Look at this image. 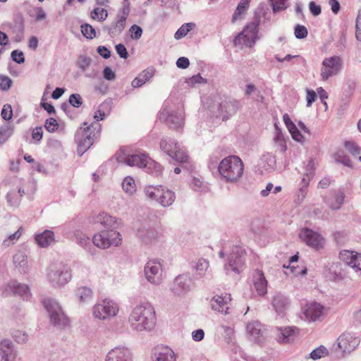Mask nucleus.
<instances>
[{
  "label": "nucleus",
  "mask_w": 361,
  "mask_h": 361,
  "mask_svg": "<svg viewBox=\"0 0 361 361\" xmlns=\"http://www.w3.org/2000/svg\"><path fill=\"white\" fill-rule=\"evenodd\" d=\"M157 317L154 307L149 302L136 305L132 310L128 322L130 326L139 331L149 330L156 324Z\"/></svg>",
  "instance_id": "obj_1"
},
{
  "label": "nucleus",
  "mask_w": 361,
  "mask_h": 361,
  "mask_svg": "<svg viewBox=\"0 0 361 361\" xmlns=\"http://www.w3.org/2000/svg\"><path fill=\"white\" fill-rule=\"evenodd\" d=\"M218 171L225 182L236 183L243 177L244 164L238 156H228L220 161Z\"/></svg>",
  "instance_id": "obj_2"
},
{
  "label": "nucleus",
  "mask_w": 361,
  "mask_h": 361,
  "mask_svg": "<svg viewBox=\"0 0 361 361\" xmlns=\"http://www.w3.org/2000/svg\"><path fill=\"white\" fill-rule=\"evenodd\" d=\"M47 276L48 281L56 287L63 286L71 279L70 269L61 263L51 264L48 269Z\"/></svg>",
  "instance_id": "obj_3"
},
{
  "label": "nucleus",
  "mask_w": 361,
  "mask_h": 361,
  "mask_svg": "<svg viewBox=\"0 0 361 361\" xmlns=\"http://www.w3.org/2000/svg\"><path fill=\"white\" fill-rule=\"evenodd\" d=\"M145 192L148 198L159 202L163 207L171 206L176 199V195L173 192L161 185L147 186L145 189Z\"/></svg>",
  "instance_id": "obj_4"
},
{
  "label": "nucleus",
  "mask_w": 361,
  "mask_h": 361,
  "mask_svg": "<svg viewBox=\"0 0 361 361\" xmlns=\"http://www.w3.org/2000/svg\"><path fill=\"white\" fill-rule=\"evenodd\" d=\"M94 245L101 249H106L111 246H118L122 243L120 233L115 230L103 231L96 233L92 238Z\"/></svg>",
  "instance_id": "obj_5"
},
{
  "label": "nucleus",
  "mask_w": 361,
  "mask_h": 361,
  "mask_svg": "<svg viewBox=\"0 0 361 361\" xmlns=\"http://www.w3.org/2000/svg\"><path fill=\"white\" fill-rule=\"evenodd\" d=\"M257 32L258 28L256 23L247 24L243 31L235 37L233 41L235 46L240 48L252 47L257 39Z\"/></svg>",
  "instance_id": "obj_6"
},
{
  "label": "nucleus",
  "mask_w": 361,
  "mask_h": 361,
  "mask_svg": "<svg viewBox=\"0 0 361 361\" xmlns=\"http://www.w3.org/2000/svg\"><path fill=\"white\" fill-rule=\"evenodd\" d=\"M43 304L46 310L48 311L51 322L54 325L65 326L68 324V319L66 317L61 307L56 301L48 298L43 301Z\"/></svg>",
  "instance_id": "obj_7"
},
{
  "label": "nucleus",
  "mask_w": 361,
  "mask_h": 361,
  "mask_svg": "<svg viewBox=\"0 0 361 361\" xmlns=\"http://www.w3.org/2000/svg\"><path fill=\"white\" fill-rule=\"evenodd\" d=\"M343 61L338 56H333L325 58L322 63L320 75L323 80H327L329 78L336 75L342 68Z\"/></svg>",
  "instance_id": "obj_8"
},
{
  "label": "nucleus",
  "mask_w": 361,
  "mask_h": 361,
  "mask_svg": "<svg viewBox=\"0 0 361 361\" xmlns=\"http://www.w3.org/2000/svg\"><path fill=\"white\" fill-rule=\"evenodd\" d=\"M119 307L117 303L112 300H104L93 307V315L99 319H107L117 315Z\"/></svg>",
  "instance_id": "obj_9"
},
{
  "label": "nucleus",
  "mask_w": 361,
  "mask_h": 361,
  "mask_svg": "<svg viewBox=\"0 0 361 361\" xmlns=\"http://www.w3.org/2000/svg\"><path fill=\"white\" fill-rule=\"evenodd\" d=\"M160 148L176 161L185 163L188 161L189 157L186 153L172 140H162L160 142Z\"/></svg>",
  "instance_id": "obj_10"
},
{
  "label": "nucleus",
  "mask_w": 361,
  "mask_h": 361,
  "mask_svg": "<svg viewBox=\"0 0 361 361\" xmlns=\"http://www.w3.org/2000/svg\"><path fill=\"white\" fill-rule=\"evenodd\" d=\"M147 279L152 283L159 284L163 279L162 264L156 259L149 260L145 267Z\"/></svg>",
  "instance_id": "obj_11"
},
{
  "label": "nucleus",
  "mask_w": 361,
  "mask_h": 361,
  "mask_svg": "<svg viewBox=\"0 0 361 361\" xmlns=\"http://www.w3.org/2000/svg\"><path fill=\"white\" fill-rule=\"evenodd\" d=\"M300 238L307 245L315 250L322 249L325 245L324 238L320 234L309 228L302 229L300 233Z\"/></svg>",
  "instance_id": "obj_12"
},
{
  "label": "nucleus",
  "mask_w": 361,
  "mask_h": 361,
  "mask_svg": "<svg viewBox=\"0 0 361 361\" xmlns=\"http://www.w3.org/2000/svg\"><path fill=\"white\" fill-rule=\"evenodd\" d=\"M338 347L343 353L353 351L360 343V338L350 333H343L337 338Z\"/></svg>",
  "instance_id": "obj_13"
},
{
  "label": "nucleus",
  "mask_w": 361,
  "mask_h": 361,
  "mask_svg": "<svg viewBox=\"0 0 361 361\" xmlns=\"http://www.w3.org/2000/svg\"><path fill=\"white\" fill-rule=\"evenodd\" d=\"M90 127L80 128L75 134V140L78 143V151L84 153L93 144V137L91 133Z\"/></svg>",
  "instance_id": "obj_14"
},
{
  "label": "nucleus",
  "mask_w": 361,
  "mask_h": 361,
  "mask_svg": "<svg viewBox=\"0 0 361 361\" xmlns=\"http://www.w3.org/2000/svg\"><path fill=\"white\" fill-rule=\"evenodd\" d=\"M210 302L214 310L228 314L231 305V297L229 293H226L216 295L212 298Z\"/></svg>",
  "instance_id": "obj_15"
},
{
  "label": "nucleus",
  "mask_w": 361,
  "mask_h": 361,
  "mask_svg": "<svg viewBox=\"0 0 361 361\" xmlns=\"http://www.w3.org/2000/svg\"><path fill=\"white\" fill-rule=\"evenodd\" d=\"M325 308L318 302H310L306 305L304 314L307 319L314 322L324 315Z\"/></svg>",
  "instance_id": "obj_16"
},
{
  "label": "nucleus",
  "mask_w": 361,
  "mask_h": 361,
  "mask_svg": "<svg viewBox=\"0 0 361 361\" xmlns=\"http://www.w3.org/2000/svg\"><path fill=\"white\" fill-rule=\"evenodd\" d=\"M340 258L356 271L361 272V254L343 250L340 253Z\"/></svg>",
  "instance_id": "obj_17"
},
{
  "label": "nucleus",
  "mask_w": 361,
  "mask_h": 361,
  "mask_svg": "<svg viewBox=\"0 0 361 361\" xmlns=\"http://www.w3.org/2000/svg\"><path fill=\"white\" fill-rule=\"evenodd\" d=\"M191 280L185 276L176 277L173 283L171 290L176 295H183L190 288Z\"/></svg>",
  "instance_id": "obj_18"
},
{
  "label": "nucleus",
  "mask_w": 361,
  "mask_h": 361,
  "mask_svg": "<svg viewBox=\"0 0 361 361\" xmlns=\"http://www.w3.org/2000/svg\"><path fill=\"white\" fill-rule=\"evenodd\" d=\"M96 222L104 227L112 228L111 230L118 228L122 225L121 219H117L104 212L97 216Z\"/></svg>",
  "instance_id": "obj_19"
},
{
  "label": "nucleus",
  "mask_w": 361,
  "mask_h": 361,
  "mask_svg": "<svg viewBox=\"0 0 361 361\" xmlns=\"http://www.w3.org/2000/svg\"><path fill=\"white\" fill-rule=\"evenodd\" d=\"M151 162V159L145 154H136L128 156L125 163L131 166L146 167Z\"/></svg>",
  "instance_id": "obj_20"
},
{
  "label": "nucleus",
  "mask_w": 361,
  "mask_h": 361,
  "mask_svg": "<svg viewBox=\"0 0 361 361\" xmlns=\"http://www.w3.org/2000/svg\"><path fill=\"white\" fill-rule=\"evenodd\" d=\"M106 361H131L130 352L123 348H115L109 352Z\"/></svg>",
  "instance_id": "obj_21"
},
{
  "label": "nucleus",
  "mask_w": 361,
  "mask_h": 361,
  "mask_svg": "<svg viewBox=\"0 0 361 361\" xmlns=\"http://www.w3.org/2000/svg\"><path fill=\"white\" fill-rule=\"evenodd\" d=\"M238 106L236 102L224 100L219 104V112L223 120L228 119L231 115L235 114Z\"/></svg>",
  "instance_id": "obj_22"
},
{
  "label": "nucleus",
  "mask_w": 361,
  "mask_h": 361,
  "mask_svg": "<svg viewBox=\"0 0 361 361\" xmlns=\"http://www.w3.org/2000/svg\"><path fill=\"white\" fill-rule=\"evenodd\" d=\"M129 14V8H123L122 15L118 17L117 21L109 29V32L111 36H115L121 33L126 27V21Z\"/></svg>",
  "instance_id": "obj_23"
},
{
  "label": "nucleus",
  "mask_w": 361,
  "mask_h": 361,
  "mask_svg": "<svg viewBox=\"0 0 361 361\" xmlns=\"http://www.w3.org/2000/svg\"><path fill=\"white\" fill-rule=\"evenodd\" d=\"M254 286L259 295H264L267 293V281L262 271H255L254 274Z\"/></svg>",
  "instance_id": "obj_24"
},
{
  "label": "nucleus",
  "mask_w": 361,
  "mask_h": 361,
  "mask_svg": "<svg viewBox=\"0 0 361 361\" xmlns=\"http://www.w3.org/2000/svg\"><path fill=\"white\" fill-rule=\"evenodd\" d=\"M247 332L250 338L255 341L261 342L264 331L262 324L258 322H250L247 326Z\"/></svg>",
  "instance_id": "obj_25"
},
{
  "label": "nucleus",
  "mask_w": 361,
  "mask_h": 361,
  "mask_svg": "<svg viewBox=\"0 0 361 361\" xmlns=\"http://www.w3.org/2000/svg\"><path fill=\"white\" fill-rule=\"evenodd\" d=\"M0 355L1 361H14L15 355L13 353V346L11 341L5 340L0 343Z\"/></svg>",
  "instance_id": "obj_26"
},
{
  "label": "nucleus",
  "mask_w": 361,
  "mask_h": 361,
  "mask_svg": "<svg viewBox=\"0 0 361 361\" xmlns=\"http://www.w3.org/2000/svg\"><path fill=\"white\" fill-rule=\"evenodd\" d=\"M154 71L152 68H147L144 70L139 75L132 81V86L133 87H140L143 85L146 82L149 80L154 75Z\"/></svg>",
  "instance_id": "obj_27"
},
{
  "label": "nucleus",
  "mask_w": 361,
  "mask_h": 361,
  "mask_svg": "<svg viewBox=\"0 0 361 361\" xmlns=\"http://www.w3.org/2000/svg\"><path fill=\"white\" fill-rule=\"evenodd\" d=\"M156 355L157 361H176L173 351L166 346L158 348Z\"/></svg>",
  "instance_id": "obj_28"
},
{
  "label": "nucleus",
  "mask_w": 361,
  "mask_h": 361,
  "mask_svg": "<svg viewBox=\"0 0 361 361\" xmlns=\"http://www.w3.org/2000/svg\"><path fill=\"white\" fill-rule=\"evenodd\" d=\"M54 235L52 231L46 230L43 233L36 235L35 240L40 247H46L54 242Z\"/></svg>",
  "instance_id": "obj_29"
},
{
  "label": "nucleus",
  "mask_w": 361,
  "mask_h": 361,
  "mask_svg": "<svg viewBox=\"0 0 361 361\" xmlns=\"http://www.w3.org/2000/svg\"><path fill=\"white\" fill-rule=\"evenodd\" d=\"M167 123L171 128H182L184 124V116L182 114H171L167 118Z\"/></svg>",
  "instance_id": "obj_30"
},
{
  "label": "nucleus",
  "mask_w": 361,
  "mask_h": 361,
  "mask_svg": "<svg viewBox=\"0 0 361 361\" xmlns=\"http://www.w3.org/2000/svg\"><path fill=\"white\" fill-rule=\"evenodd\" d=\"M250 1L251 0H240L232 16V23H235L236 20L241 19V16L246 12Z\"/></svg>",
  "instance_id": "obj_31"
},
{
  "label": "nucleus",
  "mask_w": 361,
  "mask_h": 361,
  "mask_svg": "<svg viewBox=\"0 0 361 361\" xmlns=\"http://www.w3.org/2000/svg\"><path fill=\"white\" fill-rule=\"evenodd\" d=\"M75 295L78 300L82 302L90 301L92 298V291L91 288L82 286L76 290Z\"/></svg>",
  "instance_id": "obj_32"
},
{
  "label": "nucleus",
  "mask_w": 361,
  "mask_h": 361,
  "mask_svg": "<svg viewBox=\"0 0 361 361\" xmlns=\"http://www.w3.org/2000/svg\"><path fill=\"white\" fill-rule=\"evenodd\" d=\"M108 11L103 8L96 7L90 12V18L99 22L104 21L108 17Z\"/></svg>",
  "instance_id": "obj_33"
},
{
  "label": "nucleus",
  "mask_w": 361,
  "mask_h": 361,
  "mask_svg": "<svg viewBox=\"0 0 361 361\" xmlns=\"http://www.w3.org/2000/svg\"><path fill=\"white\" fill-rule=\"evenodd\" d=\"M298 334V329L296 327H287L281 330V334L282 337H279V339L283 342H288Z\"/></svg>",
  "instance_id": "obj_34"
},
{
  "label": "nucleus",
  "mask_w": 361,
  "mask_h": 361,
  "mask_svg": "<svg viewBox=\"0 0 361 361\" xmlns=\"http://www.w3.org/2000/svg\"><path fill=\"white\" fill-rule=\"evenodd\" d=\"M244 254V251H240V255L232 263L231 260L230 262L226 265V269L227 270L231 269L234 272L240 273L239 269L241 268L244 264V260L243 259L242 255Z\"/></svg>",
  "instance_id": "obj_35"
},
{
  "label": "nucleus",
  "mask_w": 361,
  "mask_h": 361,
  "mask_svg": "<svg viewBox=\"0 0 361 361\" xmlns=\"http://www.w3.org/2000/svg\"><path fill=\"white\" fill-rule=\"evenodd\" d=\"M122 187L123 190L130 195H132L136 191V184L135 180L130 177H126L123 181Z\"/></svg>",
  "instance_id": "obj_36"
},
{
  "label": "nucleus",
  "mask_w": 361,
  "mask_h": 361,
  "mask_svg": "<svg viewBox=\"0 0 361 361\" xmlns=\"http://www.w3.org/2000/svg\"><path fill=\"white\" fill-rule=\"evenodd\" d=\"M12 287L13 288L14 293L18 294L19 295L23 297L24 299L27 300L31 295L29 288L26 285L18 284L16 286L13 284Z\"/></svg>",
  "instance_id": "obj_37"
},
{
  "label": "nucleus",
  "mask_w": 361,
  "mask_h": 361,
  "mask_svg": "<svg viewBox=\"0 0 361 361\" xmlns=\"http://www.w3.org/2000/svg\"><path fill=\"white\" fill-rule=\"evenodd\" d=\"M195 24L192 23L183 24L175 33L174 37L176 39H181L185 37L193 27Z\"/></svg>",
  "instance_id": "obj_38"
},
{
  "label": "nucleus",
  "mask_w": 361,
  "mask_h": 361,
  "mask_svg": "<svg viewBox=\"0 0 361 361\" xmlns=\"http://www.w3.org/2000/svg\"><path fill=\"white\" fill-rule=\"evenodd\" d=\"M82 35L89 39H92L96 37V31L94 28L88 23L82 24L80 26Z\"/></svg>",
  "instance_id": "obj_39"
},
{
  "label": "nucleus",
  "mask_w": 361,
  "mask_h": 361,
  "mask_svg": "<svg viewBox=\"0 0 361 361\" xmlns=\"http://www.w3.org/2000/svg\"><path fill=\"white\" fill-rule=\"evenodd\" d=\"M344 146L346 150L353 156L360 154L361 152L360 147L353 141L345 142Z\"/></svg>",
  "instance_id": "obj_40"
},
{
  "label": "nucleus",
  "mask_w": 361,
  "mask_h": 361,
  "mask_svg": "<svg viewBox=\"0 0 361 361\" xmlns=\"http://www.w3.org/2000/svg\"><path fill=\"white\" fill-rule=\"evenodd\" d=\"M21 198L15 191H11L7 195V200L12 207H17L20 204Z\"/></svg>",
  "instance_id": "obj_41"
},
{
  "label": "nucleus",
  "mask_w": 361,
  "mask_h": 361,
  "mask_svg": "<svg viewBox=\"0 0 361 361\" xmlns=\"http://www.w3.org/2000/svg\"><path fill=\"white\" fill-rule=\"evenodd\" d=\"M13 262L16 267H24L27 264V257L22 252H18L13 257Z\"/></svg>",
  "instance_id": "obj_42"
},
{
  "label": "nucleus",
  "mask_w": 361,
  "mask_h": 361,
  "mask_svg": "<svg viewBox=\"0 0 361 361\" xmlns=\"http://www.w3.org/2000/svg\"><path fill=\"white\" fill-rule=\"evenodd\" d=\"M22 235V228H19L18 230L12 235H10L8 239L4 240L3 245L4 246H9L10 244H13L14 242L17 241Z\"/></svg>",
  "instance_id": "obj_43"
},
{
  "label": "nucleus",
  "mask_w": 361,
  "mask_h": 361,
  "mask_svg": "<svg viewBox=\"0 0 361 361\" xmlns=\"http://www.w3.org/2000/svg\"><path fill=\"white\" fill-rule=\"evenodd\" d=\"M328 354V350L326 348L320 346L317 349L314 350L311 353L310 356L313 360L319 359L326 356Z\"/></svg>",
  "instance_id": "obj_44"
},
{
  "label": "nucleus",
  "mask_w": 361,
  "mask_h": 361,
  "mask_svg": "<svg viewBox=\"0 0 361 361\" xmlns=\"http://www.w3.org/2000/svg\"><path fill=\"white\" fill-rule=\"evenodd\" d=\"M59 124L56 120L54 118H49L46 120L44 128L49 132H54L58 128Z\"/></svg>",
  "instance_id": "obj_45"
},
{
  "label": "nucleus",
  "mask_w": 361,
  "mask_h": 361,
  "mask_svg": "<svg viewBox=\"0 0 361 361\" xmlns=\"http://www.w3.org/2000/svg\"><path fill=\"white\" fill-rule=\"evenodd\" d=\"M288 130L293 140L298 142H302L303 140V135L300 133L295 125L289 128Z\"/></svg>",
  "instance_id": "obj_46"
},
{
  "label": "nucleus",
  "mask_w": 361,
  "mask_h": 361,
  "mask_svg": "<svg viewBox=\"0 0 361 361\" xmlns=\"http://www.w3.org/2000/svg\"><path fill=\"white\" fill-rule=\"evenodd\" d=\"M13 116V111L11 106L8 104H5L1 110V116L6 121L11 119Z\"/></svg>",
  "instance_id": "obj_47"
},
{
  "label": "nucleus",
  "mask_w": 361,
  "mask_h": 361,
  "mask_svg": "<svg viewBox=\"0 0 361 361\" xmlns=\"http://www.w3.org/2000/svg\"><path fill=\"white\" fill-rule=\"evenodd\" d=\"M274 141L276 144L277 149L281 152H285L287 149L285 140L280 135H278L275 138Z\"/></svg>",
  "instance_id": "obj_48"
},
{
  "label": "nucleus",
  "mask_w": 361,
  "mask_h": 361,
  "mask_svg": "<svg viewBox=\"0 0 361 361\" xmlns=\"http://www.w3.org/2000/svg\"><path fill=\"white\" fill-rule=\"evenodd\" d=\"M295 35L298 39H302L307 37V30L303 25H298L295 27Z\"/></svg>",
  "instance_id": "obj_49"
},
{
  "label": "nucleus",
  "mask_w": 361,
  "mask_h": 361,
  "mask_svg": "<svg viewBox=\"0 0 361 361\" xmlns=\"http://www.w3.org/2000/svg\"><path fill=\"white\" fill-rule=\"evenodd\" d=\"M336 161L348 167H353L351 160L345 154H337L336 157Z\"/></svg>",
  "instance_id": "obj_50"
},
{
  "label": "nucleus",
  "mask_w": 361,
  "mask_h": 361,
  "mask_svg": "<svg viewBox=\"0 0 361 361\" xmlns=\"http://www.w3.org/2000/svg\"><path fill=\"white\" fill-rule=\"evenodd\" d=\"M274 12L281 11L286 8V0H269Z\"/></svg>",
  "instance_id": "obj_51"
},
{
  "label": "nucleus",
  "mask_w": 361,
  "mask_h": 361,
  "mask_svg": "<svg viewBox=\"0 0 361 361\" xmlns=\"http://www.w3.org/2000/svg\"><path fill=\"white\" fill-rule=\"evenodd\" d=\"M130 32L131 33V37L134 39H140L142 34V28L137 25H133L131 26Z\"/></svg>",
  "instance_id": "obj_52"
},
{
  "label": "nucleus",
  "mask_w": 361,
  "mask_h": 361,
  "mask_svg": "<svg viewBox=\"0 0 361 361\" xmlns=\"http://www.w3.org/2000/svg\"><path fill=\"white\" fill-rule=\"evenodd\" d=\"M306 92L307 106L310 107L312 106V103L316 100L317 93L314 90L309 89H307Z\"/></svg>",
  "instance_id": "obj_53"
},
{
  "label": "nucleus",
  "mask_w": 361,
  "mask_h": 361,
  "mask_svg": "<svg viewBox=\"0 0 361 361\" xmlns=\"http://www.w3.org/2000/svg\"><path fill=\"white\" fill-rule=\"evenodd\" d=\"M13 60L18 63H22L25 61L23 53L18 50H14L11 52Z\"/></svg>",
  "instance_id": "obj_54"
},
{
  "label": "nucleus",
  "mask_w": 361,
  "mask_h": 361,
  "mask_svg": "<svg viewBox=\"0 0 361 361\" xmlns=\"http://www.w3.org/2000/svg\"><path fill=\"white\" fill-rule=\"evenodd\" d=\"M69 102L72 106L79 107L82 104V98L78 94H73L69 97Z\"/></svg>",
  "instance_id": "obj_55"
},
{
  "label": "nucleus",
  "mask_w": 361,
  "mask_h": 361,
  "mask_svg": "<svg viewBox=\"0 0 361 361\" xmlns=\"http://www.w3.org/2000/svg\"><path fill=\"white\" fill-rule=\"evenodd\" d=\"M12 131L8 129L0 130V145L4 144L11 137Z\"/></svg>",
  "instance_id": "obj_56"
},
{
  "label": "nucleus",
  "mask_w": 361,
  "mask_h": 361,
  "mask_svg": "<svg viewBox=\"0 0 361 361\" xmlns=\"http://www.w3.org/2000/svg\"><path fill=\"white\" fill-rule=\"evenodd\" d=\"M116 50L117 54L120 56L121 58L123 59H127L128 56V53L127 51V49L126 47L122 44H119L116 46Z\"/></svg>",
  "instance_id": "obj_57"
},
{
  "label": "nucleus",
  "mask_w": 361,
  "mask_h": 361,
  "mask_svg": "<svg viewBox=\"0 0 361 361\" xmlns=\"http://www.w3.org/2000/svg\"><path fill=\"white\" fill-rule=\"evenodd\" d=\"M152 235H153L152 231H149V230H147L145 233L142 231H140L139 229L137 231V237L146 242L149 241L150 237Z\"/></svg>",
  "instance_id": "obj_58"
},
{
  "label": "nucleus",
  "mask_w": 361,
  "mask_h": 361,
  "mask_svg": "<svg viewBox=\"0 0 361 361\" xmlns=\"http://www.w3.org/2000/svg\"><path fill=\"white\" fill-rule=\"evenodd\" d=\"M190 184L194 190H200L203 187L204 183L201 178L194 177Z\"/></svg>",
  "instance_id": "obj_59"
},
{
  "label": "nucleus",
  "mask_w": 361,
  "mask_h": 361,
  "mask_svg": "<svg viewBox=\"0 0 361 361\" xmlns=\"http://www.w3.org/2000/svg\"><path fill=\"white\" fill-rule=\"evenodd\" d=\"M11 85V80L8 77H0V88L6 90L10 88Z\"/></svg>",
  "instance_id": "obj_60"
},
{
  "label": "nucleus",
  "mask_w": 361,
  "mask_h": 361,
  "mask_svg": "<svg viewBox=\"0 0 361 361\" xmlns=\"http://www.w3.org/2000/svg\"><path fill=\"white\" fill-rule=\"evenodd\" d=\"M356 37L361 41V9L359 11L356 19Z\"/></svg>",
  "instance_id": "obj_61"
},
{
  "label": "nucleus",
  "mask_w": 361,
  "mask_h": 361,
  "mask_svg": "<svg viewBox=\"0 0 361 361\" xmlns=\"http://www.w3.org/2000/svg\"><path fill=\"white\" fill-rule=\"evenodd\" d=\"M90 60L87 57H80L78 61V65L82 71L86 70V68L90 66Z\"/></svg>",
  "instance_id": "obj_62"
},
{
  "label": "nucleus",
  "mask_w": 361,
  "mask_h": 361,
  "mask_svg": "<svg viewBox=\"0 0 361 361\" xmlns=\"http://www.w3.org/2000/svg\"><path fill=\"white\" fill-rule=\"evenodd\" d=\"M209 267V262L204 259H200L197 263L196 269L200 271H206Z\"/></svg>",
  "instance_id": "obj_63"
},
{
  "label": "nucleus",
  "mask_w": 361,
  "mask_h": 361,
  "mask_svg": "<svg viewBox=\"0 0 361 361\" xmlns=\"http://www.w3.org/2000/svg\"><path fill=\"white\" fill-rule=\"evenodd\" d=\"M43 136V131L41 127H36L32 130V137L34 140L39 141Z\"/></svg>",
  "instance_id": "obj_64"
}]
</instances>
